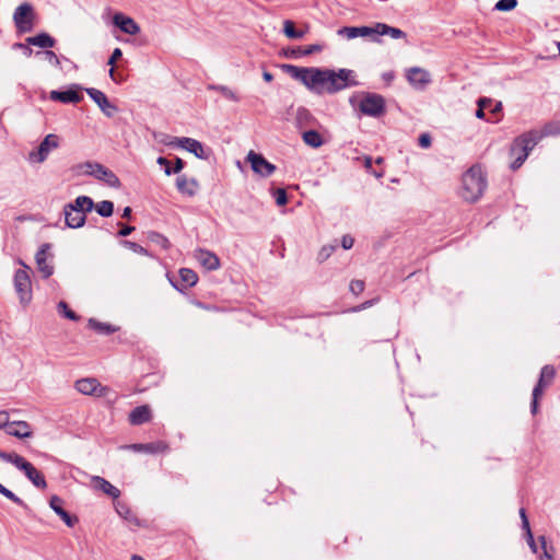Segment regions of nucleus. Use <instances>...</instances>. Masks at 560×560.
Masks as SVG:
<instances>
[{
    "label": "nucleus",
    "instance_id": "obj_1",
    "mask_svg": "<svg viewBox=\"0 0 560 560\" xmlns=\"http://www.w3.org/2000/svg\"><path fill=\"white\" fill-rule=\"evenodd\" d=\"M280 69L292 79L300 81L311 92L322 95L336 94L347 88L359 85L357 73L351 69L338 70L318 67H298L281 63Z\"/></svg>",
    "mask_w": 560,
    "mask_h": 560
},
{
    "label": "nucleus",
    "instance_id": "obj_2",
    "mask_svg": "<svg viewBox=\"0 0 560 560\" xmlns=\"http://www.w3.org/2000/svg\"><path fill=\"white\" fill-rule=\"evenodd\" d=\"M487 176L480 165H472L462 176L460 196L468 202L480 199L487 188Z\"/></svg>",
    "mask_w": 560,
    "mask_h": 560
},
{
    "label": "nucleus",
    "instance_id": "obj_3",
    "mask_svg": "<svg viewBox=\"0 0 560 560\" xmlns=\"http://www.w3.org/2000/svg\"><path fill=\"white\" fill-rule=\"evenodd\" d=\"M542 139L539 130H529L516 137L510 148V153L515 156L514 161L510 164L512 171L518 170L526 161L529 152Z\"/></svg>",
    "mask_w": 560,
    "mask_h": 560
},
{
    "label": "nucleus",
    "instance_id": "obj_4",
    "mask_svg": "<svg viewBox=\"0 0 560 560\" xmlns=\"http://www.w3.org/2000/svg\"><path fill=\"white\" fill-rule=\"evenodd\" d=\"M350 105L358 107L364 116L378 118L386 113V100L383 95L374 92H361V100L357 103V95L349 97Z\"/></svg>",
    "mask_w": 560,
    "mask_h": 560
},
{
    "label": "nucleus",
    "instance_id": "obj_5",
    "mask_svg": "<svg viewBox=\"0 0 560 560\" xmlns=\"http://www.w3.org/2000/svg\"><path fill=\"white\" fill-rule=\"evenodd\" d=\"M170 141H166L165 144L168 147H178L184 149L190 153H192L196 158L200 160L208 161L212 155V150L209 147H205L200 141L188 138V137H167Z\"/></svg>",
    "mask_w": 560,
    "mask_h": 560
},
{
    "label": "nucleus",
    "instance_id": "obj_6",
    "mask_svg": "<svg viewBox=\"0 0 560 560\" xmlns=\"http://www.w3.org/2000/svg\"><path fill=\"white\" fill-rule=\"evenodd\" d=\"M34 20L35 11L33 5L28 2L20 4L13 13L14 25L20 34L33 31Z\"/></svg>",
    "mask_w": 560,
    "mask_h": 560
},
{
    "label": "nucleus",
    "instance_id": "obj_7",
    "mask_svg": "<svg viewBox=\"0 0 560 560\" xmlns=\"http://www.w3.org/2000/svg\"><path fill=\"white\" fill-rule=\"evenodd\" d=\"M179 279H174L168 272L166 277L172 287L179 293H185L188 289L195 287L198 282V275L189 268H180L178 270Z\"/></svg>",
    "mask_w": 560,
    "mask_h": 560
},
{
    "label": "nucleus",
    "instance_id": "obj_8",
    "mask_svg": "<svg viewBox=\"0 0 560 560\" xmlns=\"http://www.w3.org/2000/svg\"><path fill=\"white\" fill-rule=\"evenodd\" d=\"M246 160L253 172L261 177H269L277 170L276 165L270 163L261 153H256L253 150L248 152Z\"/></svg>",
    "mask_w": 560,
    "mask_h": 560
},
{
    "label": "nucleus",
    "instance_id": "obj_9",
    "mask_svg": "<svg viewBox=\"0 0 560 560\" xmlns=\"http://www.w3.org/2000/svg\"><path fill=\"white\" fill-rule=\"evenodd\" d=\"M14 288L20 301L26 304L32 299V282L26 269H18L14 273Z\"/></svg>",
    "mask_w": 560,
    "mask_h": 560
},
{
    "label": "nucleus",
    "instance_id": "obj_10",
    "mask_svg": "<svg viewBox=\"0 0 560 560\" xmlns=\"http://www.w3.org/2000/svg\"><path fill=\"white\" fill-rule=\"evenodd\" d=\"M59 147V137L55 133L47 135L35 151L30 153L32 162L43 163L52 149Z\"/></svg>",
    "mask_w": 560,
    "mask_h": 560
},
{
    "label": "nucleus",
    "instance_id": "obj_11",
    "mask_svg": "<svg viewBox=\"0 0 560 560\" xmlns=\"http://www.w3.org/2000/svg\"><path fill=\"white\" fill-rule=\"evenodd\" d=\"M49 98L54 102H60L62 104H77L83 100L81 88L77 84L69 86L67 90H52L49 93Z\"/></svg>",
    "mask_w": 560,
    "mask_h": 560
},
{
    "label": "nucleus",
    "instance_id": "obj_12",
    "mask_svg": "<svg viewBox=\"0 0 560 560\" xmlns=\"http://www.w3.org/2000/svg\"><path fill=\"white\" fill-rule=\"evenodd\" d=\"M85 92L97 104L105 116L112 118L118 112V107L109 102L104 92L95 88H86Z\"/></svg>",
    "mask_w": 560,
    "mask_h": 560
},
{
    "label": "nucleus",
    "instance_id": "obj_13",
    "mask_svg": "<svg viewBox=\"0 0 560 560\" xmlns=\"http://www.w3.org/2000/svg\"><path fill=\"white\" fill-rule=\"evenodd\" d=\"M18 469L23 471L26 478L38 489H45L47 482L45 476L24 457L20 462Z\"/></svg>",
    "mask_w": 560,
    "mask_h": 560
},
{
    "label": "nucleus",
    "instance_id": "obj_14",
    "mask_svg": "<svg viewBox=\"0 0 560 560\" xmlns=\"http://www.w3.org/2000/svg\"><path fill=\"white\" fill-rule=\"evenodd\" d=\"M112 22L115 27H117L125 34L136 35L140 32V26L138 25V23L132 18L121 12L115 13L113 15Z\"/></svg>",
    "mask_w": 560,
    "mask_h": 560
},
{
    "label": "nucleus",
    "instance_id": "obj_15",
    "mask_svg": "<svg viewBox=\"0 0 560 560\" xmlns=\"http://www.w3.org/2000/svg\"><path fill=\"white\" fill-rule=\"evenodd\" d=\"M406 79L410 85L418 90L424 89L431 81L430 73L420 67L409 68L406 73Z\"/></svg>",
    "mask_w": 560,
    "mask_h": 560
},
{
    "label": "nucleus",
    "instance_id": "obj_16",
    "mask_svg": "<svg viewBox=\"0 0 560 560\" xmlns=\"http://www.w3.org/2000/svg\"><path fill=\"white\" fill-rule=\"evenodd\" d=\"M51 247L52 245L50 243H44L35 255L37 268L44 279H48L54 273V267L47 264V254Z\"/></svg>",
    "mask_w": 560,
    "mask_h": 560
},
{
    "label": "nucleus",
    "instance_id": "obj_17",
    "mask_svg": "<svg viewBox=\"0 0 560 560\" xmlns=\"http://www.w3.org/2000/svg\"><path fill=\"white\" fill-rule=\"evenodd\" d=\"M49 506L68 527H73L79 522L75 515L70 514L63 509V500L60 497L52 495L49 500Z\"/></svg>",
    "mask_w": 560,
    "mask_h": 560
},
{
    "label": "nucleus",
    "instance_id": "obj_18",
    "mask_svg": "<svg viewBox=\"0 0 560 560\" xmlns=\"http://www.w3.org/2000/svg\"><path fill=\"white\" fill-rule=\"evenodd\" d=\"M376 32V24L374 26H343L337 31L340 36H346L348 39H353L359 36L368 37L374 36Z\"/></svg>",
    "mask_w": 560,
    "mask_h": 560
},
{
    "label": "nucleus",
    "instance_id": "obj_19",
    "mask_svg": "<svg viewBox=\"0 0 560 560\" xmlns=\"http://www.w3.org/2000/svg\"><path fill=\"white\" fill-rule=\"evenodd\" d=\"M323 49H324V45L312 44V45H307L305 47H293V48L282 49L280 55L284 56L285 58L298 59L301 57L310 56L315 52H320Z\"/></svg>",
    "mask_w": 560,
    "mask_h": 560
},
{
    "label": "nucleus",
    "instance_id": "obj_20",
    "mask_svg": "<svg viewBox=\"0 0 560 560\" xmlns=\"http://www.w3.org/2000/svg\"><path fill=\"white\" fill-rule=\"evenodd\" d=\"M115 510L118 513V515L127 521L130 525L137 526V527H144L145 522L140 520L129 508V505L126 502L122 501H116L115 502Z\"/></svg>",
    "mask_w": 560,
    "mask_h": 560
},
{
    "label": "nucleus",
    "instance_id": "obj_21",
    "mask_svg": "<svg viewBox=\"0 0 560 560\" xmlns=\"http://www.w3.org/2000/svg\"><path fill=\"white\" fill-rule=\"evenodd\" d=\"M152 419V411L149 405H141L133 408L129 416V423L132 425H141Z\"/></svg>",
    "mask_w": 560,
    "mask_h": 560
},
{
    "label": "nucleus",
    "instance_id": "obj_22",
    "mask_svg": "<svg viewBox=\"0 0 560 560\" xmlns=\"http://www.w3.org/2000/svg\"><path fill=\"white\" fill-rule=\"evenodd\" d=\"M177 190L187 197H194L199 188V183L196 178L188 179L186 175H179L176 178Z\"/></svg>",
    "mask_w": 560,
    "mask_h": 560
},
{
    "label": "nucleus",
    "instance_id": "obj_23",
    "mask_svg": "<svg viewBox=\"0 0 560 560\" xmlns=\"http://www.w3.org/2000/svg\"><path fill=\"white\" fill-rule=\"evenodd\" d=\"M136 452H144L149 454H160L168 450V445L164 441H154L150 443H136L127 446Z\"/></svg>",
    "mask_w": 560,
    "mask_h": 560
},
{
    "label": "nucleus",
    "instance_id": "obj_24",
    "mask_svg": "<svg viewBox=\"0 0 560 560\" xmlns=\"http://www.w3.org/2000/svg\"><path fill=\"white\" fill-rule=\"evenodd\" d=\"M196 258L199 261V264L205 267L207 270H217L220 268V259L219 257L208 250V249H198L196 254Z\"/></svg>",
    "mask_w": 560,
    "mask_h": 560
},
{
    "label": "nucleus",
    "instance_id": "obj_25",
    "mask_svg": "<svg viewBox=\"0 0 560 560\" xmlns=\"http://www.w3.org/2000/svg\"><path fill=\"white\" fill-rule=\"evenodd\" d=\"M27 45L36 46L47 50L56 46L57 40L48 33L40 32L34 36H30L25 39Z\"/></svg>",
    "mask_w": 560,
    "mask_h": 560
},
{
    "label": "nucleus",
    "instance_id": "obj_26",
    "mask_svg": "<svg viewBox=\"0 0 560 560\" xmlns=\"http://www.w3.org/2000/svg\"><path fill=\"white\" fill-rule=\"evenodd\" d=\"M66 209L74 210L85 215L94 209V201L89 196H79L74 201L67 203Z\"/></svg>",
    "mask_w": 560,
    "mask_h": 560
},
{
    "label": "nucleus",
    "instance_id": "obj_27",
    "mask_svg": "<svg viewBox=\"0 0 560 560\" xmlns=\"http://www.w3.org/2000/svg\"><path fill=\"white\" fill-rule=\"evenodd\" d=\"M7 434L18 439H26L33 435L31 425L26 421H13L8 425Z\"/></svg>",
    "mask_w": 560,
    "mask_h": 560
},
{
    "label": "nucleus",
    "instance_id": "obj_28",
    "mask_svg": "<svg viewBox=\"0 0 560 560\" xmlns=\"http://www.w3.org/2000/svg\"><path fill=\"white\" fill-rule=\"evenodd\" d=\"M389 35L394 39L406 38L407 34L400 28L387 25L385 23H376V32L375 37H373L374 42H381L377 36Z\"/></svg>",
    "mask_w": 560,
    "mask_h": 560
},
{
    "label": "nucleus",
    "instance_id": "obj_29",
    "mask_svg": "<svg viewBox=\"0 0 560 560\" xmlns=\"http://www.w3.org/2000/svg\"><path fill=\"white\" fill-rule=\"evenodd\" d=\"M65 222L66 226L70 229H79L85 224L86 217L80 212H75L74 210L66 209L63 207Z\"/></svg>",
    "mask_w": 560,
    "mask_h": 560
},
{
    "label": "nucleus",
    "instance_id": "obj_30",
    "mask_svg": "<svg viewBox=\"0 0 560 560\" xmlns=\"http://www.w3.org/2000/svg\"><path fill=\"white\" fill-rule=\"evenodd\" d=\"M93 483L96 489L103 491L105 494L109 495L114 500L118 499L120 495V490L113 486L108 480H106L103 477H94Z\"/></svg>",
    "mask_w": 560,
    "mask_h": 560
},
{
    "label": "nucleus",
    "instance_id": "obj_31",
    "mask_svg": "<svg viewBox=\"0 0 560 560\" xmlns=\"http://www.w3.org/2000/svg\"><path fill=\"white\" fill-rule=\"evenodd\" d=\"M93 176L100 180H104L110 187H118L120 185V180L115 175V173L102 164H100V166H97V171H95V173H93Z\"/></svg>",
    "mask_w": 560,
    "mask_h": 560
},
{
    "label": "nucleus",
    "instance_id": "obj_32",
    "mask_svg": "<svg viewBox=\"0 0 560 560\" xmlns=\"http://www.w3.org/2000/svg\"><path fill=\"white\" fill-rule=\"evenodd\" d=\"M121 57H122V50L117 47L112 51V54L107 60V65L110 66L109 77L116 83H121L125 81V78L122 75L118 74L115 70V65H116L117 60H119Z\"/></svg>",
    "mask_w": 560,
    "mask_h": 560
},
{
    "label": "nucleus",
    "instance_id": "obj_33",
    "mask_svg": "<svg viewBox=\"0 0 560 560\" xmlns=\"http://www.w3.org/2000/svg\"><path fill=\"white\" fill-rule=\"evenodd\" d=\"M88 326L89 328L93 329L94 331L103 336L112 335L119 329V327L117 326H114L108 323L98 322L95 318H90L88 322Z\"/></svg>",
    "mask_w": 560,
    "mask_h": 560
},
{
    "label": "nucleus",
    "instance_id": "obj_34",
    "mask_svg": "<svg viewBox=\"0 0 560 560\" xmlns=\"http://www.w3.org/2000/svg\"><path fill=\"white\" fill-rule=\"evenodd\" d=\"M302 139L308 147L317 149L324 144L323 136L315 129L305 130L302 133Z\"/></svg>",
    "mask_w": 560,
    "mask_h": 560
},
{
    "label": "nucleus",
    "instance_id": "obj_35",
    "mask_svg": "<svg viewBox=\"0 0 560 560\" xmlns=\"http://www.w3.org/2000/svg\"><path fill=\"white\" fill-rule=\"evenodd\" d=\"M556 375V368L552 364H546L541 368L537 382L549 387L553 384Z\"/></svg>",
    "mask_w": 560,
    "mask_h": 560
},
{
    "label": "nucleus",
    "instance_id": "obj_36",
    "mask_svg": "<svg viewBox=\"0 0 560 560\" xmlns=\"http://www.w3.org/2000/svg\"><path fill=\"white\" fill-rule=\"evenodd\" d=\"M98 385L96 378H81L75 382V389L83 395H94L95 386Z\"/></svg>",
    "mask_w": 560,
    "mask_h": 560
},
{
    "label": "nucleus",
    "instance_id": "obj_37",
    "mask_svg": "<svg viewBox=\"0 0 560 560\" xmlns=\"http://www.w3.org/2000/svg\"><path fill=\"white\" fill-rule=\"evenodd\" d=\"M547 387L540 383H536L532 392V401H530V412L533 416L538 413L539 410V401L544 396L545 389Z\"/></svg>",
    "mask_w": 560,
    "mask_h": 560
},
{
    "label": "nucleus",
    "instance_id": "obj_38",
    "mask_svg": "<svg viewBox=\"0 0 560 560\" xmlns=\"http://www.w3.org/2000/svg\"><path fill=\"white\" fill-rule=\"evenodd\" d=\"M283 33L290 39H301L306 34V31L296 30L293 21L285 20L283 22Z\"/></svg>",
    "mask_w": 560,
    "mask_h": 560
},
{
    "label": "nucleus",
    "instance_id": "obj_39",
    "mask_svg": "<svg viewBox=\"0 0 560 560\" xmlns=\"http://www.w3.org/2000/svg\"><path fill=\"white\" fill-rule=\"evenodd\" d=\"M96 389L94 390V395L95 397H104V398H107V400L110 402V404H114L116 402L118 396L115 392H113L108 386H103L100 382H98V385L95 386Z\"/></svg>",
    "mask_w": 560,
    "mask_h": 560
},
{
    "label": "nucleus",
    "instance_id": "obj_40",
    "mask_svg": "<svg viewBox=\"0 0 560 560\" xmlns=\"http://www.w3.org/2000/svg\"><path fill=\"white\" fill-rule=\"evenodd\" d=\"M94 209L103 218H109L114 213V202L110 200H103L98 203H94Z\"/></svg>",
    "mask_w": 560,
    "mask_h": 560
},
{
    "label": "nucleus",
    "instance_id": "obj_41",
    "mask_svg": "<svg viewBox=\"0 0 560 560\" xmlns=\"http://www.w3.org/2000/svg\"><path fill=\"white\" fill-rule=\"evenodd\" d=\"M148 240L150 242L159 245L161 248H163L165 250L171 247V242L168 241V238L159 232L150 231L148 233Z\"/></svg>",
    "mask_w": 560,
    "mask_h": 560
},
{
    "label": "nucleus",
    "instance_id": "obj_42",
    "mask_svg": "<svg viewBox=\"0 0 560 560\" xmlns=\"http://www.w3.org/2000/svg\"><path fill=\"white\" fill-rule=\"evenodd\" d=\"M0 493L3 497H5L7 499H9L12 502H14L15 504H18L19 506H21L26 512V514L32 513V509L21 498H19L15 493H13L8 488L3 487L2 491H0Z\"/></svg>",
    "mask_w": 560,
    "mask_h": 560
},
{
    "label": "nucleus",
    "instance_id": "obj_43",
    "mask_svg": "<svg viewBox=\"0 0 560 560\" xmlns=\"http://www.w3.org/2000/svg\"><path fill=\"white\" fill-rule=\"evenodd\" d=\"M57 310L61 316H63L70 320L77 322L80 319V316L74 311H72L69 307L68 303L65 301H60L58 303Z\"/></svg>",
    "mask_w": 560,
    "mask_h": 560
},
{
    "label": "nucleus",
    "instance_id": "obj_44",
    "mask_svg": "<svg viewBox=\"0 0 560 560\" xmlns=\"http://www.w3.org/2000/svg\"><path fill=\"white\" fill-rule=\"evenodd\" d=\"M97 166H100V163L88 161V162H83V163L75 165L73 167V170L77 173L84 172L85 174L93 176V173H95V171H97Z\"/></svg>",
    "mask_w": 560,
    "mask_h": 560
},
{
    "label": "nucleus",
    "instance_id": "obj_45",
    "mask_svg": "<svg viewBox=\"0 0 560 560\" xmlns=\"http://www.w3.org/2000/svg\"><path fill=\"white\" fill-rule=\"evenodd\" d=\"M120 244L128 248L129 250L136 253V254H139V255H143V256H149V252L147 248H144L143 246H141L140 244L136 243V242H132V241H128V240H122L120 242Z\"/></svg>",
    "mask_w": 560,
    "mask_h": 560
},
{
    "label": "nucleus",
    "instance_id": "obj_46",
    "mask_svg": "<svg viewBox=\"0 0 560 560\" xmlns=\"http://www.w3.org/2000/svg\"><path fill=\"white\" fill-rule=\"evenodd\" d=\"M540 135H542V138L545 136H558L560 135V121H551L544 126V128L539 131Z\"/></svg>",
    "mask_w": 560,
    "mask_h": 560
},
{
    "label": "nucleus",
    "instance_id": "obj_47",
    "mask_svg": "<svg viewBox=\"0 0 560 560\" xmlns=\"http://www.w3.org/2000/svg\"><path fill=\"white\" fill-rule=\"evenodd\" d=\"M538 540L540 542V548L542 549V555H540L539 559L540 560H553V555H552L553 547L547 546V540H546L545 536H539Z\"/></svg>",
    "mask_w": 560,
    "mask_h": 560
},
{
    "label": "nucleus",
    "instance_id": "obj_48",
    "mask_svg": "<svg viewBox=\"0 0 560 560\" xmlns=\"http://www.w3.org/2000/svg\"><path fill=\"white\" fill-rule=\"evenodd\" d=\"M209 89L220 92L225 98L238 102V96L225 85H210Z\"/></svg>",
    "mask_w": 560,
    "mask_h": 560
},
{
    "label": "nucleus",
    "instance_id": "obj_49",
    "mask_svg": "<svg viewBox=\"0 0 560 560\" xmlns=\"http://www.w3.org/2000/svg\"><path fill=\"white\" fill-rule=\"evenodd\" d=\"M22 458H23V456L19 455L15 452L8 453V452H4V451H0V459H3L5 462H8V463H11L16 468H18L20 462L22 460Z\"/></svg>",
    "mask_w": 560,
    "mask_h": 560
},
{
    "label": "nucleus",
    "instance_id": "obj_50",
    "mask_svg": "<svg viewBox=\"0 0 560 560\" xmlns=\"http://www.w3.org/2000/svg\"><path fill=\"white\" fill-rule=\"evenodd\" d=\"M337 247H338L337 244H329V245L323 246L317 256L318 261L323 262L326 259H328L332 255V253L336 250Z\"/></svg>",
    "mask_w": 560,
    "mask_h": 560
},
{
    "label": "nucleus",
    "instance_id": "obj_51",
    "mask_svg": "<svg viewBox=\"0 0 560 560\" xmlns=\"http://www.w3.org/2000/svg\"><path fill=\"white\" fill-rule=\"evenodd\" d=\"M517 5V0H499L494 9L502 12H509L515 9Z\"/></svg>",
    "mask_w": 560,
    "mask_h": 560
},
{
    "label": "nucleus",
    "instance_id": "obj_52",
    "mask_svg": "<svg viewBox=\"0 0 560 560\" xmlns=\"http://www.w3.org/2000/svg\"><path fill=\"white\" fill-rule=\"evenodd\" d=\"M276 203L280 207L287 206L289 202L288 194L284 188H277L272 192Z\"/></svg>",
    "mask_w": 560,
    "mask_h": 560
},
{
    "label": "nucleus",
    "instance_id": "obj_53",
    "mask_svg": "<svg viewBox=\"0 0 560 560\" xmlns=\"http://www.w3.org/2000/svg\"><path fill=\"white\" fill-rule=\"evenodd\" d=\"M185 166L186 162L183 159L176 156L173 167H166L164 172L167 176L172 174H178L185 168Z\"/></svg>",
    "mask_w": 560,
    "mask_h": 560
},
{
    "label": "nucleus",
    "instance_id": "obj_54",
    "mask_svg": "<svg viewBox=\"0 0 560 560\" xmlns=\"http://www.w3.org/2000/svg\"><path fill=\"white\" fill-rule=\"evenodd\" d=\"M373 163L374 162L371 156L364 158V166H365L366 171L369 173H371L372 175H374L375 177L381 178L384 175V171H383V168H378V170L374 168Z\"/></svg>",
    "mask_w": 560,
    "mask_h": 560
},
{
    "label": "nucleus",
    "instance_id": "obj_55",
    "mask_svg": "<svg viewBox=\"0 0 560 560\" xmlns=\"http://www.w3.org/2000/svg\"><path fill=\"white\" fill-rule=\"evenodd\" d=\"M43 55L45 58L54 66L58 67L60 65V59L52 50H44V51H37L36 56Z\"/></svg>",
    "mask_w": 560,
    "mask_h": 560
},
{
    "label": "nucleus",
    "instance_id": "obj_56",
    "mask_svg": "<svg viewBox=\"0 0 560 560\" xmlns=\"http://www.w3.org/2000/svg\"><path fill=\"white\" fill-rule=\"evenodd\" d=\"M311 119H313V116L312 114L310 113L308 109H306L305 107H300L298 108L296 110V120L298 122H308Z\"/></svg>",
    "mask_w": 560,
    "mask_h": 560
},
{
    "label": "nucleus",
    "instance_id": "obj_57",
    "mask_svg": "<svg viewBox=\"0 0 560 560\" xmlns=\"http://www.w3.org/2000/svg\"><path fill=\"white\" fill-rule=\"evenodd\" d=\"M365 284L363 280H352L350 282L349 289L354 295H359L364 291Z\"/></svg>",
    "mask_w": 560,
    "mask_h": 560
},
{
    "label": "nucleus",
    "instance_id": "obj_58",
    "mask_svg": "<svg viewBox=\"0 0 560 560\" xmlns=\"http://www.w3.org/2000/svg\"><path fill=\"white\" fill-rule=\"evenodd\" d=\"M483 103H492V100L490 98H487V97H480L477 102V109H476V117L479 118V119H486V113L482 108V104Z\"/></svg>",
    "mask_w": 560,
    "mask_h": 560
},
{
    "label": "nucleus",
    "instance_id": "obj_59",
    "mask_svg": "<svg viewBox=\"0 0 560 560\" xmlns=\"http://www.w3.org/2000/svg\"><path fill=\"white\" fill-rule=\"evenodd\" d=\"M418 144L423 149H428L432 144V137L428 132H423L418 137Z\"/></svg>",
    "mask_w": 560,
    "mask_h": 560
},
{
    "label": "nucleus",
    "instance_id": "obj_60",
    "mask_svg": "<svg viewBox=\"0 0 560 560\" xmlns=\"http://www.w3.org/2000/svg\"><path fill=\"white\" fill-rule=\"evenodd\" d=\"M118 225L120 226L119 231L117 232L118 237H126V236L130 235L136 230L135 226L122 224L120 222H118Z\"/></svg>",
    "mask_w": 560,
    "mask_h": 560
},
{
    "label": "nucleus",
    "instance_id": "obj_61",
    "mask_svg": "<svg viewBox=\"0 0 560 560\" xmlns=\"http://www.w3.org/2000/svg\"><path fill=\"white\" fill-rule=\"evenodd\" d=\"M13 48L15 49H21V51H23V54L26 56V57H30L32 54H33V49L30 48V45H27V43H15L13 45Z\"/></svg>",
    "mask_w": 560,
    "mask_h": 560
},
{
    "label": "nucleus",
    "instance_id": "obj_62",
    "mask_svg": "<svg viewBox=\"0 0 560 560\" xmlns=\"http://www.w3.org/2000/svg\"><path fill=\"white\" fill-rule=\"evenodd\" d=\"M340 244L343 249H350L354 244V238L351 235L346 234L342 236Z\"/></svg>",
    "mask_w": 560,
    "mask_h": 560
},
{
    "label": "nucleus",
    "instance_id": "obj_63",
    "mask_svg": "<svg viewBox=\"0 0 560 560\" xmlns=\"http://www.w3.org/2000/svg\"><path fill=\"white\" fill-rule=\"evenodd\" d=\"M377 301H378V298L372 299V300H368V301L363 302L362 304L353 307V311L354 312H360V311L366 310V308L373 306Z\"/></svg>",
    "mask_w": 560,
    "mask_h": 560
},
{
    "label": "nucleus",
    "instance_id": "obj_64",
    "mask_svg": "<svg viewBox=\"0 0 560 560\" xmlns=\"http://www.w3.org/2000/svg\"><path fill=\"white\" fill-rule=\"evenodd\" d=\"M11 422H9V413L7 411H0V430L1 429H8V425H10Z\"/></svg>",
    "mask_w": 560,
    "mask_h": 560
}]
</instances>
